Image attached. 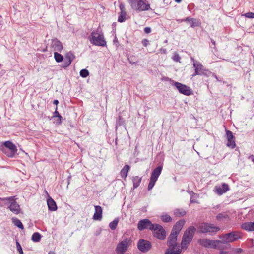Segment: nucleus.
Instances as JSON below:
<instances>
[{"label": "nucleus", "mask_w": 254, "mask_h": 254, "mask_svg": "<svg viewBox=\"0 0 254 254\" xmlns=\"http://www.w3.org/2000/svg\"><path fill=\"white\" fill-rule=\"evenodd\" d=\"M178 235L171 233L169 235L167 245L168 248L166 249L165 254H180L182 252V249L177 242V238Z\"/></svg>", "instance_id": "obj_1"}, {"label": "nucleus", "mask_w": 254, "mask_h": 254, "mask_svg": "<svg viewBox=\"0 0 254 254\" xmlns=\"http://www.w3.org/2000/svg\"><path fill=\"white\" fill-rule=\"evenodd\" d=\"M15 196L7 198H0V206L8 205V208L15 214H18L21 212L19 204L16 201Z\"/></svg>", "instance_id": "obj_2"}, {"label": "nucleus", "mask_w": 254, "mask_h": 254, "mask_svg": "<svg viewBox=\"0 0 254 254\" xmlns=\"http://www.w3.org/2000/svg\"><path fill=\"white\" fill-rule=\"evenodd\" d=\"M198 232L199 233L208 234L210 235H214L220 230V228L215 226L214 224L202 222L197 226Z\"/></svg>", "instance_id": "obj_3"}, {"label": "nucleus", "mask_w": 254, "mask_h": 254, "mask_svg": "<svg viewBox=\"0 0 254 254\" xmlns=\"http://www.w3.org/2000/svg\"><path fill=\"white\" fill-rule=\"evenodd\" d=\"M131 8L138 11L148 10L150 5L146 0H127Z\"/></svg>", "instance_id": "obj_4"}, {"label": "nucleus", "mask_w": 254, "mask_h": 254, "mask_svg": "<svg viewBox=\"0 0 254 254\" xmlns=\"http://www.w3.org/2000/svg\"><path fill=\"white\" fill-rule=\"evenodd\" d=\"M219 237L221 239L220 243L227 244L242 239V235L241 233L239 231H233L230 233L222 234L220 235Z\"/></svg>", "instance_id": "obj_5"}, {"label": "nucleus", "mask_w": 254, "mask_h": 254, "mask_svg": "<svg viewBox=\"0 0 254 254\" xmlns=\"http://www.w3.org/2000/svg\"><path fill=\"white\" fill-rule=\"evenodd\" d=\"M89 40L91 43L96 46L103 47L106 45V42L104 38L103 34L98 29L91 33V37Z\"/></svg>", "instance_id": "obj_6"}, {"label": "nucleus", "mask_w": 254, "mask_h": 254, "mask_svg": "<svg viewBox=\"0 0 254 254\" xmlns=\"http://www.w3.org/2000/svg\"><path fill=\"white\" fill-rule=\"evenodd\" d=\"M195 231L196 228L194 226H190L185 231L181 242L182 248L191 242Z\"/></svg>", "instance_id": "obj_7"}, {"label": "nucleus", "mask_w": 254, "mask_h": 254, "mask_svg": "<svg viewBox=\"0 0 254 254\" xmlns=\"http://www.w3.org/2000/svg\"><path fill=\"white\" fill-rule=\"evenodd\" d=\"M197 242L200 245L205 248L220 249L219 246L221 243L220 240H212L207 238H202L198 239Z\"/></svg>", "instance_id": "obj_8"}, {"label": "nucleus", "mask_w": 254, "mask_h": 254, "mask_svg": "<svg viewBox=\"0 0 254 254\" xmlns=\"http://www.w3.org/2000/svg\"><path fill=\"white\" fill-rule=\"evenodd\" d=\"M163 169L162 166H159L155 168L151 173V175L150 178V182L148 186V190H151L154 186L156 182L158 180V178L161 173Z\"/></svg>", "instance_id": "obj_9"}, {"label": "nucleus", "mask_w": 254, "mask_h": 254, "mask_svg": "<svg viewBox=\"0 0 254 254\" xmlns=\"http://www.w3.org/2000/svg\"><path fill=\"white\" fill-rule=\"evenodd\" d=\"M1 150L7 156L12 157L17 152L15 145L10 141H6L4 143V146L1 147Z\"/></svg>", "instance_id": "obj_10"}, {"label": "nucleus", "mask_w": 254, "mask_h": 254, "mask_svg": "<svg viewBox=\"0 0 254 254\" xmlns=\"http://www.w3.org/2000/svg\"><path fill=\"white\" fill-rule=\"evenodd\" d=\"M151 231H153V236L160 240H164L166 237V232L163 227L158 224H154L153 229Z\"/></svg>", "instance_id": "obj_11"}, {"label": "nucleus", "mask_w": 254, "mask_h": 254, "mask_svg": "<svg viewBox=\"0 0 254 254\" xmlns=\"http://www.w3.org/2000/svg\"><path fill=\"white\" fill-rule=\"evenodd\" d=\"M193 66L195 68V73L193 76L199 75L208 76L212 73L210 71L205 69L204 66L199 62H194Z\"/></svg>", "instance_id": "obj_12"}, {"label": "nucleus", "mask_w": 254, "mask_h": 254, "mask_svg": "<svg viewBox=\"0 0 254 254\" xmlns=\"http://www.w3.org/2000/svg\"><path fill=\"white\" fill-rule=\"evenodd\" d=\"M130 244V240L126 238L120 242L117 246L116 251L117 254H124Z\"/></svg>", "instance_id": "obj_13"}, {"label": "nucleus", "mask_w": 254, "mask_h": 254, "mask_svg": "<svg viewBox=\"0 0 254 254\" xmlns=\"http://www.w3.org/2000/svg\"><path fill=\"white\" fill-rule=\"evenodd\" d=\"M173 82V85L176 87L180 93L186 96H189L192 94V91L190 87L180 82L174 81Z\"/></svg>", "instance_id": "obj_14"}, {"label": "nucleus", "mask_w": 254, "mask_h": 254, "mask_svg": "<svg viewBox=\"0 0 254 254\" xmlns=\"http://www.w3.org/2000/svg\"><path fill=\"white\" fill-rule=\"evenodd\" d=\"M154 224L151 223V221L148 219H144L140 220L137 224V228L140 231L148 229L150 230L153 229Z\"/></svg>", "instance_id": "obj_15"}, {"label": "nucleus", "mask_w": 254, "mask_h": 254, "mask_svg": "<svg viewBox=\"0 0 254 254\" xmlns=\"http://www.w3.org/2000/svg\"><path fill=\"white\" fill-rule=\"evenodd\" d=\"M152 246L150 241L144 240L140 239L137 243L138 249L142 252H147L151 249Z\"/></svg>", "instance_id": "obj_16"}, {"label": "nucleus", "mask_w": 254, "mask_h": 254, "mask_svg": "<svg viewBox=\"0 0 254 254\" xmlns=\"http://www.w3.org/2000/svg\"><path fill=\"white\" fill-rule=\"evenodd\" d=\"M185 221L184 219H181L177 221L174 225L172 230L171 233L178 235L182 229L183 227L185 225Z\"/></svg>", "instance_id": "obj_17"}, {"label": "nucleus", "mask_w": 254, "mask_h": 254, "mask_svg": "<svg viewBox=\"0 0 254 254\" xmlns=\"http://www.w3.org/2000/svg\"><path fill=\"white\" fill-rule=\"evenodd\" d=\"M215 192L219 195L223 194L229 190L230 188L227 184L225 183L222 184V187L215 186L214 188Z\"/></svg>", "instance_id": "obj_18"}, {"label": "nucleus", "mask_w": 254, "mask_h": 254, "mask_svg": "<svg viewBox=\"0 0 254 254\" xmlns=\"http://www.w3.org/2000/svg\"><path fill=\"white\" fill-rule=\"evenodd\" d=\"M51 47L55 51L61 52L63 49L62 43L57 38H54L52 40Z\"/></svg>", "instance_id": "obj_19"}, {"label": "nucleus", "mask_w": 254, "mask_h": 254, "mask_svg": "<svg viewBox=\"0 0 254 254\" xmlns=\"http://www.w3.org/2000/svg\"><path fill=\"white\" fill-rule=\"evenodd\" d=\"M95 212L93 219L95 220H101L102 217V208L100 206H95Z\"/></svg>", "instance_id": "obj_20"}, {"label": "nucleus", "mask_w": 254, "mask_h": 254, "mask_svg": "<svg viewBox=\"0 0 254 254\" xmlns=\"http://www.w3.org/2000/svg\"><path fill=\"white\" fill-rule=\"evenodd\" d=\"M241 228L248 231H254V221L253 222H246L241 225Z\"/></svg>", "instance_id": "obj_21"}, {"label": "nucleus", "mask_w": 254, "mask_h": 254, "mask_svg": "<svg viewBox=\"0 0 254 254\" xmlns=\"http://www.w3.org/2000/svg\"><path fill=\"white\" fill-rule=\"evenodd\" d=\"M47 205L49 209L51 211H55L57 209V206L56 202L51 197L47 199Z\"/></svg>", "instance_id": "obj_22"}, {"label": "nucleus", "mask_w": 254, "mask_h": 254, "mask_svg": "<svg viewBox=\"0 0 254 254\" xmlns=\"http://www.w3.org/2000/svg\"><path fill=\"white\" fill-rule=\"evenodd\" d=\"M129 168V166L128 165H126L124 166L120 172V175L122 178H126L127 177Z\"/></svg>", "instance_id": "obj_23"}, {"label": "nucleus", "mask_w": 254, "mask_h": 254, "mask_svg": "<svg viewBox=\"0 0 254 254\" xmlns=\"http://www.w3.org/2000/svg\"><path fill=\"white\" fill-rule=\"evenodd\" d=\"M142 180V177H139L138 176L133 177L132 178V181L133 184V188H137L140 185L141 181Z\"/></svg>", "instance_id": "obj_24"}, {"label": "nucleus", "mask_w": 254, "mask_h": 254, "mask_svg": "<svg viewBox=\"0 0 254 254\" xmlns=\"http://www.w3.org/2000/svg\"><path fill=\"white\" fill-rule=\"evenodd\" d=\"M65 58L66 59V60L67 61H69L68 64H71V62L75 58V56L72 52L70 51V52H68L67 53H66V54L65 55Z\"/></svg>", "instance_id": "obj_25"}, {"label": "nucleus", "mask_w": 254, "mask_h": 254, "mask_svg": "<svg viewBox=\"0 0 254 254\" xmlns=\"http://www.w3.org/2000/svg\"><path fill=\"white\" fill-rule=\"evenodd\" d=\"M186 211L183 209H176L174 211V214L177 217H181L186 214Z\"/></svg>", "instance_id": "obj_26"}, {"label": "nucleus", "mask_w": 254, "mask_h": 254, "mask_svg": "<svg viewBox=\"0 0 254 254\" xmlns=\"http://www.w3.org/2000/svg\"><path fill=\"white\" fill-rule=\"evenodd\" d=\"M190 24L191 27H194L200 26L201 25V22L198 19L192 18Z\"/></svg>", "instance_id": "obj_27"}, {"label": "nucleus", "mask_w": 254, "mask_h": 254, "mask_svg": "<svg viewBox=\"0 0 254 254\" xmlns=\"http://www.w3.org/2000/svg\"><path fill=\"white\" fill-rule=\"evenodd\" d=\"M12 222L17 227L21 229H24V226L22 223V222L20 221V220H19L17 218H12Z\"/></svg>", "instance_id": "obj_28"}, {"label": "nucleus", "mask_w": 254, "mask_h": 254, "mask_svg": "<svg viewBox=\"0 0 254 254\" xmlns=\"http://www.w3.org/2000/svg\"><path fill=\"white\" fill-rule=\"evenodd\" d=\"M41 239V235L38 232H35L32 236V240L35 242H38L40 241Z\"/></svg>", "instance_id": "obj_29"}, {"label": "nucleus", "mask_w": 254, "mask_h": 254, "mask_svg": "<svg viewBox=\"0 0 254 254\" xmlns=\"http://www.w3.org/2000/svg\"><path fill=\"white\" fill-rule=\"evenodd\" d=\"M119 221V218H116L113 221L110 222L109 224V227H110V229L113 230H115L117 226Z\"/></svg>", "instance_id": "obj_30"}, {"label": "nucleus", "mask_w": 254, "mask_h": 254, "mask_svg": "<svg viewBox=\"0 0 254 254\" xmlns=\"http://www.w3.org/2000/svg\"><path fill=\"white\" fill-rule=\"evenodd\" d=\"M161 219L164 222H169L172 220V218L168 214H165L161 216Z\"/></svg>", "instance_id": "obj_31"}, {"label": "nucleus", "mask_w": 254, "mask_h": 254, "mask_svg": "<svg viewBox=\"0 0 254 254\" xmlns=\"http://www.w3.org/2000/svg\"><path fill=\"white\" fill-rule=\"evenodd\" d=\"M54 58L56 61L58 63L61 62L64 60L63 56L57 52L54 53Z\"/></svg>", "instance_id": "obj_32"}, {"label": "nucleus", "mask_w": 254, "mask_h": 254, "mask_svg": "<svg viewBox=\"0 0 254 254\" xmlns=\"http://www.w3.org/2000/svg\"><path fill=\"white\" fill-rule=\"evenodd\" d=\"M228 218V215L224 213H219L216 216V219L218 221H221Z\"/></svg>", "instance_id": "obj_33"}, {"label": "nucleus", "mask_w": 254, "mask_h": 254, "mask_svg": "<svg viewBox=\"0 0 254 254\" xmlns=\"http://www.w3.org/2000/svg\"><path fill=\"white\" fill-rule=\"evenodd\" d=\"M227 146L232 149L235 148L236 144L234 139L227 140Z\"/></svg>", "instance_id": "obj_34"}, {"label": "nucleus", "mask_w": 254, "mask_h": 254, "mask_svg": "<svg viewBox=\"0 0 254 254\" xmlns=\"http://www.w3.org/2000/svg\"><path fill=\"white\" fill-rule=\"evenodd\" d=\"M89 75V71L86 69H83L80 71V75L83 78L87 77Z\"/></svg>", "instance_id": "obj_35"}, {"label": "nucleus", "mask_w": 254, "mask_h": 254, "mask_svg": "<svg viewBox=\"0 0 254 254\" xmlns=\"http://www.w3.org/2000/svg\"><path fill=\"white\" fill-rule=\"evenodd\" d=\"M226 135L227 136V140L234 139V136L233 134V133L230 130H226Z\"/></svg>", "instance_id": "obj_36"}, {"label": "nucleus", "mask_w": 254, "mask_h": 254, "mask_svg": "<svg viewBox=\"0 0 254 254\" xmlns=\"http://www.w3.org/2000/svg\"><path fill=\"white\" fill-rule=\"evenodd\" d=\"M172 59L176 62H180L181 57L179 54L175 53L172 57Z\"/></svg>", "instance_id": "obj_37"}, {"label": "nucleus", "mask_w": 254, "mask_h": 254, "mask_svg": "<svg viewBox=\"0 0 254 254\" xmlns=\"http://www.w3.org/2000/svg\"><path fill=\"white\" fill-rule=\"evenodd\" d=\"M243 15L248 18H254V13L253 12H247Z\"/></svg>", "instance_id": "obj_38"}, {"label": "nucleus", "mask_w": 254, "mask_h": 254, "mask_svg": "<svg viewBox=\"0 0 254 254\" xmlns=\"http://www.w3.org/2000/svg\"><path fill=\"white\" fill-rule=\"evenodd\" d=\"M68 63H69V61H67L66 60V59L65 58L64 60V63H63V64L62 65V67L64 68L67 67L71 64H68Z\"/></svg>", "instance_id": "obj_39"}, {"label": "nucleus", "mask_w": 254, "mask_h": 254, "mask_svg": "<svg viewBox=\"0 0 254 254\" xmlns=\"http://www.w3.org/2000/svg\"><path fill=\"white\" fill-rule=\"evenodd\" d=\"M16 244L17 251L19 252V253L20 254H22V252H23L22 249V247H21L20 244H19V243L18 241H16Z\"/></svg>", "instance_id": "obj_40"}, {"label": "nucleus", "mask_w": 254, "mask_h": 254, "mask_svg": "<svg viewBox=\"0 0 254 254\" xmlns=\"http://www.w3.org/2000/svg\"><path fill=\"white\" fill-rule=\"evenodd\" d=\"M58 108L57 106H56L55 111L53 113V118H56V117H59V116H61V115H60L59 113L57 111Z\"/></svg>", "instance_id": "obj_41"}, {"label": "nucleus", "mask_w": 254, "mask_h": 254, "mask_svg": "<svg viewBox=\"0 0 254 254\" xmlns=\"http://www.w3.org/2000/svg\"><path fill=\"white\" fill-rule=\"evenodd\" d=\"M62 119H63V117L62 116L58 117V119L56 121V124L58 125H61L62 122Z\"/></svg>", "instance_id": "obj_42"}, {"label": "nucleus", "mask_w": 254, "mask_h": 254, "mask_svg": "<svg viewBox=\"0 0 254 254\" xmlns=\"http://www.w3.org/2000/svg\"><path fill=\"white\" fill-rule=\"evenodd\" d=\"M126 17H124L123 16L119 15L118 19V21L119 22H123L125 21Z\"/></svg>", "instance_id": "obj_43"}, {"label": "nucleus", "mask_w": 254, "mask_h": 254, "mask_svg": "<svg viewBox=\"0 0 254 254\" xmlns=\"http://www.w3.org/2000/svg\"><path fill=\"white\" fill-rule=\"evenodd\" d=\"M142 43L144 46L147 47L148 46V45L149 44V40H148L146 39H144L143 40Z\"/></svg>", "instance_id": "obj_44"}, {"label": "nucleus", "mask_w": 254, "mask_h": 254, "mask_svg": "<svg viewBox=\"0 0 254 254\" xmlns=\"http://www.w3.org/2000/svg\"><path fill=\"white\" fill-rule=\"evenodd\" d=\"M120 11H126L125 5L121 3L119 5Z\"/></svg>", "instance_id": "obj_45"}, {"label": "nucleus", "mask_w": 254, "mask_h": 254, "mask_svg": "<svg viewBox=\"0 0 254 254\" xmlns=\"http://www.w3.org/2000/svg\"><path fill=\"white\" fill-rule=\"evenodd\" d=\"M144 32L146 34H149L151 32V29L150 27H145L144 29Z\"/></svg>", "instance_id": "obj_46"}, {"label": "nucleus", "mask_w": 254, "mask_h": 254, "mask_svg": "<svg viewBox=\"0 0 254 254\" xmlns=\"http://www.w3.org/2000/svg\"><path fill=\"white\" fill-rule=\"evenodd\" d=\"M191 17H188L187 18H186L185 19H181V21H184V22H190V20H191Z\"/></svg>", "instance_id": "obj_47"}, {"label": "nucleus", "mask_w": 254, "mask_h": 254, "mask_svg": "<svg viewBox=\"0 0 254 254\" xmlns=\"http://www.w3.org/2000/svg\"><path fill=\"white\" fill-rule=\"evenodd\" d=\"M120 15L123 16L124 17H126L127 15V13L126 11H120Z\"/></svg>", "instance_id": "obj_48"}, {"label": "nucleus", "mask_w": 254, "mask_h": 254, "mask_svg": "<svg viewBox=\"0 0 254 254\" xmlns=\"http://www.w3.org/2000/svg\"><path fill=\"white\" fill-rule=\"evenodd\" d=\"M248 158L251 159L253 161V162L254 163V155H251Z\"/></svg>", "instance_id": "obj_49"}, {"label": "nucleus", "mask_w": 254, "mask_h": 254, "mask_svg": "<svg viewBox=\"0 0 254 254\" xmlns=\"http://www.w3.org/2000/svg\"><path fill=\"white\" fill-rule=\"evenodd\" d=\"M242 249L241 248H237L236 249V253H241L242 252Z\"/></svg>", "instance_id": "obj_50"}, {"label": "nucleus", "mask_w": 254, "mask_h": 254, "mask_svg": "<svg viewBox=\"0 0 254 254\" xmlns=\"http://www.w3.org/2000/svg\"><path fill=\"white\" fill-rule=\"evenodd\" d=\"M53 104L57 106V105L59 104V101L58 100H54L53 101Z\"/></svg>", "instance_id": "obj_51"}, {"label": "nucleus", "mask_w": 254, "mask_h": 254, "mask_svg": "<svg viewBox=\"0 0 254 254\" xmlns=\"http://www.w3.org/2000/svg\"><path fill=\"white\" fill-rule=\"evenodd\" d=\"M211 74H212L213 76H214L218 81H220V80L218 79V77L215 74L212 73Z\"/></svg>", "instance_id": "obj_52"}, {"label": "nucleus", "mask_w": 254, "mask_h": 254, "mask_svg": "<svg viewBox=\"0 0 254 254\" xmlns=\"http://www.w3.org/2000/svg\"><path fill=\"white\" fill-rule=\"evenodd\" d=\"M220 254H228V252L226 251L221 250L220 252Z\"/></svg>", "instance_id": "obj_53"}, {"label": "nucleus", "mask_w": 254, "mask_h": 254, "mask_svg": "<svg viewBox=\"0 0 254 254\" xmlns=\"http://www.w3.org/2000/svg\"><path fill=\"white\" fill-rule=\"evenodd\" d=\"M160 51L162 53H166V50L165 49H161Z\"/></svg>", "instance_id": "obj_54"}, {"label": "nucleus", "mask_w": 254, "mask_h": 254, "mask_svg": "<svg viewBox=\"0 0 254 254\" xmlns=\"http://www.w3.org/2000/svg\"><path fill=\"white\" fill-rule=\"evenodd\" d=\"M211 42L213 44V45L215 46V42L213 39H211Z\"/></svg>", "instance_id": "obj_55"}, {"label": "nucleus", "mask_w": 254, "mask_h": 254, "mask_svg": "<svg viewBox=\"0 0 254 254\" xmlns=\"http://www.w3.org/2000/svg\"><path fill=\"white\" fill-rule=\"evenodd\" d=\"M176 2L180 3L182 1V0H174Z\"/></svg>", "instance_id": "obj_56"}, {"label": "nucleus", "mask_w": 254, "mask_h": 254, "mask_svg": "<svg viewBox=\"0 0 254 254\" xmlns=\"http://www.w3.org/2000/svg\"><path fill=\"white\" fill-rule=\"evenodd\" d=\"M48 254H55L54 252H52V251H50Z\"/></svg>", "instance_id": "obj_57"}, {"label": "nucleus", "mask_w": 254, "mask_h": 254, "mask_svg": "<svg viewBox=\"0 0 254 254\" xmlns=\"http://www.w3.org/2000/svg\"><path fill=\"white\" fill-rule=\"evenodd\" d=\"M179 22H183V21H181V19L177 20Z\"/></svg>", "instance_id": "obj_58"}, {"label": "nucleus", "mask_w": 254, "mask_h": 254, "mask_svg": "<svg viewBox=\"0 0 254 254\" xmlns=\"http://www.w3.org/2000/svg\"><path fill=\"white\" fill-rule=\"evenodd\" d=\"M1 17V15H0V18Z\"/></svg>", "instance_id": "obj_59"}, {"label": "nucleus", "mask_w": 254, "mask_h": 254, "mask_svg": "<svg viewBox=\"0 0 254 254\" xmlns=\"http://www.w3.org/2000/svg\"><path fill=\"white\" fill-rule=\"evenodd\" d=\"M23 254V252H22V254Z\"/></svg>", "instance_id": "obj_60"}]
</instances>
